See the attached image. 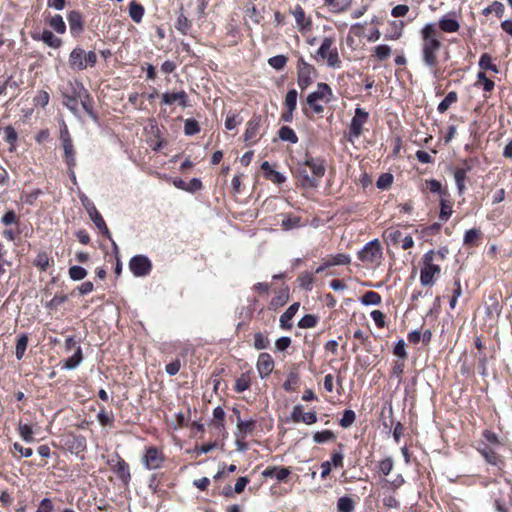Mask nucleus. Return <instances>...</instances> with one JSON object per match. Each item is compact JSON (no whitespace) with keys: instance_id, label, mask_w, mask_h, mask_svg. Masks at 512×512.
<instances>
[{"instance_id":"obj_1","label":"nucleus","mask_w":512,"mask_h":512,"mask_svg":"<svg viewBox=\"0 0 512 512\" xmlns=\"http://www.w3.org/2000/svg\"><path fill=\"white\" fill-rule=\"evenodd\" d=\"M421 54L424 64L432 70L435 78H438L439 71L437 69V54L442 46L441 41L437 38L436 26L434 23H427L421 30Z\"/></svg>"},{"instance_id":"obj_2","label":"nucleus","mask_w":512,"mask_h":512,"mask_svg":"<svg viewBox=\"0 0 512 512\" xmlns=\"http://www.w3.org/2000/svg\"><path fill=\"white\" fill-rule=\"evenodd\" d=\"M325 170L322 160L309 157L298 164L295 173L303 188H315L324 176Z\"/></svg>"},{"instance_id":"obj_3","label":"nucleus","mask_w":512,"mask_h":512,"mask_svg":"<svg viewBox=\"0 0 512 512\" xmlns=\"http://www.w3.org/2000/svg\"><path fill=\"white\" fill-rule=\"evenodd\" d=\"M503 446V442L499 439L498 435L490 430H484L482 439L478 441L477 451L482 455L487 463L499 467L503 464L498 450Z\"/></svg>"},{"instance_id":"obj_4","label":"nucleus","mask_w":512,"mask_h":512,"mask_svg":"<svg viewBox=\"0 0 512 512\" xmlns=\"http://www.w3.org/2000/svg\"><path fill=\"white\" fill-rule=\"evenodd\" d=\"M422 268L420 271V283L422 286H433L435 284L434 277L439 275L441 268L435 262L434 250L427 251L422 259Z\"/></svg>"},{"instance_id":"obj_5","label":"nucleus","mask_w":512,"mask_h":512,"mask_svg":"<svg viewBox=\"0 0 512 512\" xmlns=\"http://www.w3.org/2000/svg\"><path fill=\"white\" fill-rule=\"evenodd\" d=\"M334 42L333 37H325L316 52L315 58L325 59L328 67L339 69L341 67V60L337 48L333 47Z\"/></svg>"},{"instance_id":"obj_6","label":"nucleus","mask_w":512,"mask_h":512,"mask_svg":"<svg viewBox=\"0 0 512 512\" xmlns=\"http://www.w3.org/2000/svg\"><path fill=\"white\" fill-rule=\"evenodd\" d=\"M358 258L367 266H378L383 258L382 247L379 240L368 242L359 252Z\"/></svg>"},{"instance_id":"obj_7","label":"nucleus","mask_w":512,"mask_h":512,"mask_svg":"<svg viewBox=\"0 0 512 512\" xmlns=\"http://www.w3.org/2000/svg\"><path fill=\"white\" fill-rule=\"evenodd\" d=\"M97 62V55L94 51L86 53L82 48H74L69 55V65L73 70H84L93 67Z\"/></svg>"},{"instance_id":"obj_8","label":"nucleus","mask_w":512,"mask_h":512,"mask_svg":"<svg viewBox=\"0 0 512 512\" xmlns=\"http://www.w3.org/2000/svg\"><path fill=\"white\" fill-rule=\"evenodd\" d=\"M332 97L333 93L330 86L326 83H318L316 91L308 94L306 103L315 113L320 114L324 111V107L320 105L318 101L322 100L328 103L331 101Z\"/></svg>"},{"instance_id":"obj_9","label":"nucleus","mask_w":512,"mask_h":512,"mask_svg":"<svg viewBox=\"0 0 512 512\" xmlns=\"http://www.w3.org/2000/svg\"><path fill=\"white\" fill-rule=\"evenodd\" d=\"M316 76V69L306 62L303 57L297 61V84L301 90L311 85Z\"/></svg>"},{"instance_id":"obj_10","label":"nucleus","mask_w":512,"mask_h":512,"mask_svg":"<svg viewBox=\"0 0 512 512\" xmlns=\"http://www.w3.org/2000/svg\"><path fill=\"white\" fill-rule=\"evenodd\" d=\"M60 141L64 151V161L67 167L76 166V152L66 125L60 130Z\"/></svg>"},{"instance_id":"obj_11","label":"nucleus","mask_w":512,"mask_h":512,"mask_svg":"<svg viewBox=\"0 0 512 512\" xmlns=\"http://www.w3.org/2000/svg\"><path fill=\"white\" fill-rule=\"evenodd\" d=\"M369 118L368 112L364 109L357 107L355 109V115L351 120L349 127L348 140L354 142L355 139L359 138L362 134L363 125L367 123Z\"/></svg>"},{"instance_id":"obj_12","label":"nucleus","mask_w":512,"mask_h":512,"mask_svg":"<svg viewBox=\"0 0 512 512\" xmlns=\"http://www.w3.org/2000/svg\"><path fill=\"white\" fill-rule=\"evenodd\" d=\"M129 269L136 277H143L150 273L152 263L145 255H136L129 261Z\"/></svg>"},{"instance_id":"obj_13","label":"nucleus","mask_w":512,"mask_h":512,"mask_svg":"<svg viewBox=\"0 0 512 512\" xmlns=\"http://www.w3.org/2000/svg\"><path fill=\"white\" fill-rule=\"evenodd\" d=\"M164 459L163 453L158 448L151 446L146 448L142 463L146 469L155 470L162 466Z\"/></svg>"},{"instance_id":"obj_14","label":"nucleus","mask_w":512,"mask_h":512,"mask_svg":"<svg viewBox=\"0 0 512 512\" xmlns=\"http://www.w3.org/2000/svg\"><path fill=\"white\" fill-rule=\"evenodd\" d=\"M77 96L79 97V101L81 103L84 111L93 119L97 120V116L93 110V101L92 98L87 91V89L83 86L82 83H78Z\"/></svg>"},{"instance_id":"obj_15","label":"nucleus","mask_w":512,"mask_h":512,"mask_svg":"<svg viewBox=\"0 0 512 512\" xmlns=\"http://www.w3.org/2000/svg\"><path fill=\"white\" fill-rule=\"evenodd\" d=\"M261 128V117L259 115L253 116L246 125V131L244 133V141L249 143H255L257 136L260 133Z\"/></svg>"},{"instance_id":"obj_16","label":"nucleus","mask_w":512,"mask_h":512,"mask_svg":"<svg viewBox=\"0 0 512 512\" xmlns=\"http://www.w3.org/2000/svg\"><path fill=\"white\" fill-rule=\"evenodd\" d=\"M234 413H237V432L236 438L244 439L247 435L252 434L255 429L256 422L252 419L242 420L240 417V411L236 408L233 409Z\"/></svg>"},{"instance_id":"obj_17","label":"nucleus","mask_w":512,"mask_h":512,"mask_svg":"<svg viewBox=\"0 0 512 512\" xmlns=\"http://www.w3.org/2000/svg\"><path fill=\"white\" fill-rule=\"evenodd\" d=\"M188 95L184 90L179 92H165L162 94V103L165 105H173L174 103H178L183 108L187 107L188 104Z\"/></svg>"},{"instance_id":"obj_18","label":"nucleus","mask_w":512,"mask_h":512,"mask_svg":"<svg viewBox=\"0 0 512 512\" xmlns=\"http://www.w3.org/2000/svg\"><path fill=\"white\" fill-rule=\"evenodd\" d=\"M291 418L294 422H303L307 425H311L317 422V414L313 412H303L301 405L293 407Z\"/></svg>"},{"instance_id":"obj_19","label":"nucleus","mask_w":512,"mask_h":512,"mask_svg":"<svg viewBox=\"0 0 512 512\" xmlns=\"http://www.w3.org/2000/svg\"><path fill=\"white\" fill-rule=\"evenodd\" d=\"M274 369V361L270 354L261 353L257 361V370L261 378H265L271 374Z\"/></svg>"},{"instance_id":"obj_20","label":"nucleus","mask_w":512,"mask_h":512,"mask_svg":"<svg viewBox=\"0 0 512 512\" xmlns=\"http://www.w3.org/2000/svg\"><path fill=\"white\" fill-rule=\"evenodd\" d=\"M67 449L75 455H79L86 450V438L82 435H70L66 440Z\"/></svg>"},{"instance_id":"obj_21","label":"nucleus","mask_w":512,"mask_h":512,"mask_svg":"<svg viewBox=\"0 0 512 512\" xmlns=\"http://www.w3.org/2000/svg\"><path fill=\"white\" fill-rule=\"evenodd\" d=\"M78 83L79 82H76L75 85L71 86V94L63 93L64 106L67 109H69L76 116H78V114H79V109H78L79 97L77 96Z\"/></svg>"},{"instance_id":"obj_22","label":"nucleus","mask_w":512,"mask_h":512,"mask_svg":"<svg viewBox=\"0 0 512 512\" xmlns=\"http://www.w3.org/2000/svg\"><path fill=\"white\" fill-rule=\"evenodd\" d=\"M439 28L446 33H454L460 29V24L455 18L454 13L444 15L439 20Z\"/></svg>"},{"instance_id":"obj_23","label":"nucleus","mask_w":512,"mask_h":512,"mask_svg":"<svg viewBox=\"0 0 512 512\" xmlns=\"http://www.w3.org/2000/svg\"><path fill=\"white\" fill-rule=\"evenodd\" d=\"M290 474V469L285 467H268L262 472V475L264 477L275 478L277 481L280 482L284 481Z\"/></svg>"},{"instance_id":"obj_24","label":"nucleus","mask_w":512,"mask_h":512,"mask_svg":"<svg viewBox=\"0 0 512 512\" xmlns=\"http://www.w3.org/2000/svg\"><path fill=\"white\" fill-rule=\"evenodd\" d=\"M299 303H293L290 305L286 311L280 316V326L283 329H291L292 323L291 320L299 309Z\"/></svg>"},{"instance_id":"obj_25","label":"nucleus","mask_w":512,"mask_h":512,"mask_svg":"<svg viewBox=\"0 0 512 512\" xmlns=\"http://www.w3.org/2000/svg\"><path fill=\"white\" fill-rule=\"evenodd\" d=\"M68 23L73 35H78L83 31L82 16L78 11H71L68 14Z\"/></svg>"},{"instance_id":"obj_26","label":"nucleus","mask_w":512,"mask_h":512,"mask_svg":"<svg viewBox=\"0 0 512 512\" xmlns=\"http://www.w3.org/2000/svg\"><path fill=\"white\" fill-rule=\"evenodd\" d=\"M292 14H293V16L295 18V21H296V24H297V26L299 27L300 30H308V29H310V27H311V20L306 18L305 11H304V9L300 5H297L295 7V9L293 10Z\"/></svg>"},{"instance_id":"obj_27","label":"nucleus","mask_w":512,"mask_h":512,"mask_svg":"<svg viewBox=\"0 0 512 512\" xmlns=\"http://www.w3.org/2000/svg\"><path fill=\"white\" fill-rule=\"evenodd\" d=\"M114 471L116 472L117 476L125 483H128V481L131 478L130 470L128 464L118 457L117 464L114 467Z\"/></svg>"},{"instance_id":"obj_28","label":"nucleus","mask_w":512,"mask_h":512,"mask_svg":"<svg viewBox=\"0 0 512 512\" xmlns=\"http://www.w3.org/2000/svg\"><path fill=\"white\" fill-rule=\"evenodd\" d=\"M90 219L95 224V226L98 228V230L108 239H111V233L101 216V214L98 211H92V216H90Z\"/></svg>"},{"instance_id":"obj_29","label":"nucleus","mask_w":512,"mask_h":512,"mask_svg":"<svg viewBox=\"0 0 512 512\" xmlns=\"http://www.w3.org/2000/svg\"><path fill=\"white\" fill-rule=\"evenodd\" d=\"M383 238L388 245L396 246L401 243L403 237L401 231L394 228H389L383 233Z\"/></svg>"},{"instance_id":"obj_30","label":"nucleus","mask_w":512,"mask_h":512,"mask_svg":"<svg viewBox=\"0 0 512 512\" xmlns=\"http://www.w3.org/2000/svg\"><path fill=\"white\" fill-rule=\"evenodd\" d=\"M145 13L144 7L136 1H131L129 4V16L135 23H140Z\"/></svg>"},{"instance_id":"obj_31","label":"nucleus","mask_w":512,"mask_h":512,"mask_svg":"<svg viewBox=\"0 0 512 512\" xmlns=\"http://www.w3.org/2000/svg\"><path fill=\"white\" fill-rule=\"evenodd\" d=\"M40 39L49 47L59 48L62 45V40L55 36L51 31L44 30Z\"/></svg>"},{"instance_id":"obj_32","label":"nucleus","mask_w":512,"mask_h":512,"mask_svg":"<svg viewBox=\"0 0 512 512\" xmlns=\"http://www.w3.org/2000/svg\"><path fill=\"white\" fill-rule=\"evenodd\" d=\"M278 136L282 141H287L292 144H296L298 142L296 133L288 126H282L278 131Z\"/></svg>"},{"instance_id":"obj_33","label":"nucleus","mask_w":512,"mask_h":512,"mask_svg":"<svg viewBox=\"0 0 512 512\" xmlns=\"http://www.w3.org/2000/svg\"><path fill=\"white\" fill-rule=\"evenodd\" d=\"M50 27L58 34H63L66 31V25L63 17L59 14L51 16L48 20Z\"/></svg>"},{"instance_id":"obj_34","label":"nucleus","mask_w":512,"mask_h":512,"mask_svg":"<svg viewBox=\"0 0 512 512\" xmlns=\"http://www.w3.org/2000/svg\"><path fill=\"white\" fill-rule=\"evenodd\" d=\"M458 100V95L455 91H451L449 92L446 97L439 103L438 107H437V110L440 112V113H444L446 112L449 107L456 103Z\"/></svg>"},{"instance_id":"obj_35","label":"nucleus","mask_w":512,"mask_h":512,"mask_svg":"<svg viewBox=\"0 0 512 512\" xmlns=\"http://www.w3.org/2000/svg\"><path fill=\"white\" fill-rule=\"evenodd\" d=\"M28 336L27 334H22L18 337L16 347H15V356L18 360H21L25 354L28 345Z\"/></svg>"},{"instance_id":"obj_36","label":"nucleus","mask_w":512,"mask_h":512,"mask_svg":"<svg viewBox=\"0 0 512 512\" xmlns=\"http://www.w3.org/2000/svg\"><path fill=\"white\" fill-rule=\"evenodd\" d=\"M82 361V351L81 348L78 346L75 353L69 357L65 363L64 368L68 370L75 369Z\"/></svg>"},{"instance_id":"obj_37","label":"nucleus","mask_w":512,"mask_h":512,"mask_svg":"<svg viewBox=\"0 0 512 512\" xmlns=\"http://www.w3.org/2000/svg\"><path fill=\"white\" fill-rule=\"evenodd\" d=\"M381 296L377 292L374 291H368L366 292L362 298L361 303L363 305H379L381 303Z\"/></svg>"},{"instance_id":"obj_38","label":"nucleus","mask_w":512,"mask_h":512,"mask_svg":"<svg viewBox=\"0 0 512 512\" xmlns=\"http://www.w3.org/2000/svg\"><path fill=\"white\" fill-rule=\"evenodd\" d=\"M467 170L465 168H458L454 172V179L456 182V186L458 192L461 194L465 189V179H466Z\"/></svg>"},{"instance_id":"obj_39","label":"nucleus","mask_w":512,"mask_h":512,"mask_svg":"<svg viewBox=\"0 0 512 512\" xmlns=\"http://www.w3.org/2000/svg\"><path fill=\"white\" fill-rule=\"evenodd\" d=\"M18 431H19L21 438L25 442L32 443L34 441L33 429L30 425L23 424L22 422H20L18 425Z\"/></svg>"},{"instance_id":"obj_40","label":"nucleus","mask_w":512,"mask_h":512,"mask_svg":"<svg viewBox=\"0 0 512 512\" xmlns=\"http://www.w3.org/2000/svg\"><path fill=\"white\" fill-rule=\"evenodd\" d=\"M391 47L388 45H378L373 49V56H375L378 60L383 61L387 59L391 55Z\"/></svg>"},{"instance_id":"obj_41","label":"nucleus","mask_w":512,"mask_h":512,"mask_svg":"<svg viewBox=\"0 0 512 512\" xmlns=\"http://www.w3.org/2000/svg\"><path fill=\"white\" fill-rule=\"evenodd\" d=\"M335 437V434L331 430H324L314 433L313 440L315 443L321 444L332 441Z\"/></svg>"},{"instance_id":"obj_42","label":"nucleus","mask_w":512,"mask_h":512,"mask_svg":"<svg viewBox=\"0 0 512 512\" xmlns=\"http://www.w3.org/2000/svg\"><path fill=\"white\" fill-rule=\"evenodd\" d=\"M505 7L501 2L494 1L490 6L483 10L484 15L495 13L498 18H502L504 15Z\"/></svg>"},{"instance_id":"obj_43","label":"nucleus","mask_w":512,"mask_h":512,"mask_svg":"<svg viewBox=\"0 0 512 512\" xmlns=\"http://www.w3.org/2000/svg\"><path fill=\"white\" fill-rule=\"evenodd\" d=\"M69 277L73 281H80L87 276V270L81 266H71L68 270Z\"/></svg>"},{"instance_id":"obj_44","label":"nucleus","mask_w":512,"mask_h":512,"mask_svg":"<svg viewBox=\"0 0 512 512\" xmlns=\"http://www.w3.org/2000/svg\"><path fill=\"white\" fill-rule=\"evenodd\" d=\"M355 420H356L355 412L353 410L347 409V410H344L343 416L340 419L339 424L343 428H348L355 422Z\"/></svg>"},{"instance_id":"obj_45","label":"nucleus","mask_w":512,"mask_h":512,"mask_svg":"<svg viewBox=\"0 0 512 512\" xmlns=\"http://www.w3.org/2000/svg\"><path fill=\"white\" fill-rule=\"evenodd\" d=\"M440 214H439V218L440 220L442 221H447L449 219V217L452 215V205L446 201L445 199H441L440 201Z\"/></svg>"},{"instance_id":"obj_46","label":"nucleus","mask_w":512,"mask_h":512,"mask_svg":"<svg viewBox=\"0 0 512 512\" xmlns=\"http://www.w3.org/2000/svg\"><path fill=\"white\" fill-rule=\"evenodd\" d=\"M337 508L339 512H352L354 510V502L349 497H341L338 500Z\"/></svg>"},{"instance_id":"obj_47","label":"nucleus","mask_w":512,"mask_h":512,"mask_svg":"<svg viewBox=\"0 0 512 512\" xmlns=\"http://www.w3.org/2000/svg\"><path fill=\"white\" fill-rule=\"evenodd\" d=\"M298 282H299L300 287H302L303 289L311 290L313 282H314L313 274L308 273V272L302 273L298 277Z\"/></svg>"},{"instance_id":"obj_48","label":"nucleus","mask_w":512,"mask_h":512,"mask_svg":"<svg viewBox=\"0 0 512 512\" xmlns=\"http://www.w3.org/2000/svg\"><path fill=\"white\" fill-rule=\"evenodd\" d=\"M298 93L295 89H291L287 92L284 104L287 110H295L297 105Z\"/></svg>"},{"instance_id":"obj_49","label":"nucleus","mask_w":512,"mask_h":512,"mask_svg":"<svg viewBox=\"0 0 512 512\" xmlns=\"http://www.w3.org/2000/svg\"><path fill=\"white\" fill-rule=\"evenodd\" d=\"M426 189L431 193H436L440 195L446 194V191L442 188L441 183L436 179H429L425 181Z\"/></svg>"},{"instance_id":"obj_50","label":"nucleus","mask_w":512,"mask_h":512,"mask_svg":"<svg viewBox=\"0 0 512 512\" xmlns=\"http://www.w3.org/2000/svg\"><path fill=\"white\" fill-rule=\"evenodd\" d=\"M318 322V319L315 315H312V314H307V315H304L298 322V326L300 328H304V329H307V328H313L316 326Z\"/></svg>"},{"instance_id":"obj_51","label":"nucleus","mask_w":512,"mask_h":512,"mask_svg":"<svg viewBox=\"0 0 512 512\" xmlns=\"http://www.w3.org/2000/svg\"><path fill=\"white\" fill-rule=\"evenodd\" d=\"M250 387V377L247 374H242L235 381V390L239 393L246 391Z\"/></svg>"},{"instance_id":"obj_52","label":"nucleus","mask_w":512,"mask_h":512,"mask_svg":"<svg viewBox=\"0 0 512 512\" xmlns=\"http://www.w3.org/2000/svg\"><path fill=\"white\" fill-rule=\"evenodd\" d=\"M481 232L478 229H470L465 232L463 242L465 245L474 246Z\"/></svg>"},{"instance_id":"obj_53","label":"nucleus","mask_w":512,"mask_h":512,"mask_svg":"<svg viewBox=\"0 0 512 512\" xmlns=\"http://www.w3.org/2000/svg\"><path fill=\"white\" fill-rule=\"evenodd\" d=\"M287 63V57L284 55H276L268 59V64L276 70H281Z\"/></svg>"},{"instance_id":"obj_54","label":"nucleus","mask_w":512,"mask_h":512,"mask_svg":"<svg viewBox=\"0 0 512 512\" xmlns=\"http://www.w3.org/2000/svg\"><path fill=\"white\" fill-rule=\"evenodd\" d=\"M479 66L484 70H491L494 73H498L496 65L492 64L491 57L488 54H483L479 60Z\"/></svg>"},{"instance_id":"obj_55","label":"nucleus","mask_w":512,"mask_h":512,"mask_svg":"<svg viewBox=\"0 0 512 512\" xmlns=\"http://www.w3.org/2000/svg\"><path fill=\"white\" fill-rule=\"evenodd\" d=\"M176 29L182 34H187L190 30L191 23L183 14H180L177 18Z\"/></svg>"},{"instance_id":"obj_56","label":"nucleus","mask_w":512,"mask_h":512,"mask_svg":"<svg viewBox=\"0 0 512 512\" xmlns=\"http://www.w3.org/2000/svg\"><path fill=\"white\" fill-rule=\"evenodd\" d=\"M200 131L199 124L194 119H187L184 125V132L188 136L197 134Z\"/></svg>"},{"instance_id":"obj_57","label":"nucleus","mask_w":512,"mask_h":512,"mask_svg":"<svg viewBox=\"0 0 512 512\" xmlns=\"http://www.w3.org/2000/svg\"><path fill=\"white\" fill-rule=\"evenodd\" d=\"M328 260H329L331 266L347 265L351 261L349 255L342 254V253L337 254L335 256H331Z\"/></svg>"},{"instance_id":"obj_58","label":"nucleus","mask_w":512,"mask_h":512,"mask_svg":"<svg viewBox=\"0 0 512 512\" xmlns=\"http://www.w3.org/2000/svg\"><path fill=\"white\" fill-rule=\"evenodd\" d=\"M477 79L479 83H482L484 91L490 92L493 90L495 84L492 80L486 77L484 72H478Z\"/></svg>"},{"instance_id":"obj_59","label":"nucleus","mask_w":512,"mask_h":512,"mask_svg":"<svg viewBox=\"0 0 512 512\" xmlns=\"http://www.w3.org/2000/svg\"><path fill=\"white\" fill-rule=\"evenodd\" d=\"M68 297L66 295H58L56 294L49 302L46 303V308L48 309H56L61 304L66 302Z\"/></svg>"},{"instance_id":"obj_60","label":"nucleus","mask_w":512,"mask_h":512,"mask_svg":"<svg viewBox=\"0 0 512 512\" xmlns=\"http://www.w3.org/2000/svg\"><path fill=\"white\" fill-rule=\"evenodd\" d=\"M269 345V340L263 336L262 333L254 335V347L258 350L266 349Z\"/></svg>"},{"instance_id":"obj_61","label":"nucleus","mask_w":512,"mask_h":512,"mask_svg":"<svg viewBox=\"0 0 512 512\" xmlns=\"http://www.w3.org/2000/svg\"><path fill=\"white\" fill-rule=\"evenodd\" d=\"M393 177L391 174H382L377 182L376 185L380 189H387L392 184Z\"/></svg>"},{"instance_id":"obj_62","label":"nucleus","mask_w":512,"mask_h":512,"mask_svg":"<svg viewBox=\"0 0 512 512\" xmlns=\"http://www.w3.org/2000/svg\"><path fill=\"white\" fill-rule=\"evenodd\" d=\"M394 463L391 458H385L379 463V470L383 475H388L393 469Z\"/></svg>"},{"instance_id":"obj_63","label":"nucleus","mask_w":512,"mask_h":512,"mask_svg":"<svg viewBox=\"0 0 512 512\" xmlns=\"http://www.w3.org/2000/svg\"><path fill=\"white\" fill-rule=\"evenodd\" d=\"M4 136L5 141L8 142L11 145H14L17 141V132L12 126H7L4 128Z\"/></svg>"},{"instance_id":"obj_64","label":"nucleus","mask_w":512,"mask_h":512,"mask_svg":"<svg viewBox=\"0 0 512 512\" xmlns=\"http://www.w3.org/2000/svg\"><path fill=\"white\" fill-rule=\"evenodd\" d=\"M36 512H53V504L49 498L41 500Z\"/></svg>"}]
</instances>
